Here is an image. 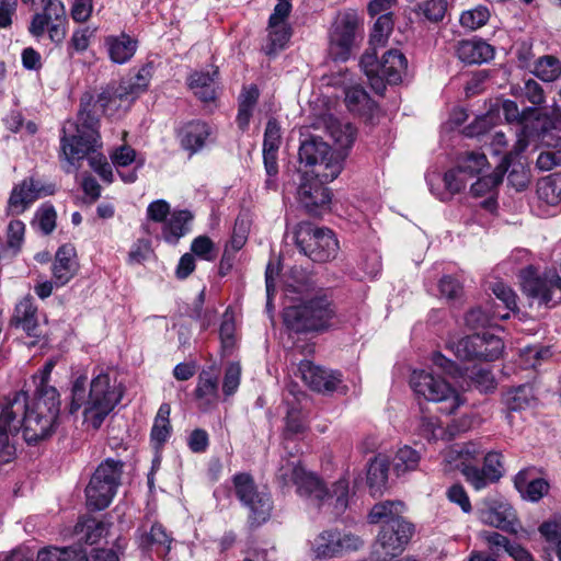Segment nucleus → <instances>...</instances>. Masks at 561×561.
<instances>
[{"label":"nucleus","mask_w":561,"mask_h":561,"mask_svg":"<svg viewBox=\"0 0 561 561\" xmlns=\"http://www.w3.org/2000/svg\"><path fill=\"white\" fill-rule=\"evenodd\" d=\"M507 312H501L499 308L491 312L484 311L482 308H473L466 314V324L471 329H479L492 325L494 319H507Z\"/></svg>","instance_id":"47"},{"label":"nucleus","mask_w":561,"mask_h":561,"mask_svg":"<svg viewBox=\"0 0 561 561\" xmlns=\"http://www.w3.org/2000/svg\"><path fill=\"white\" fill-rule=\"evenodd\" d=\"M236 324L231 314L226 312L220 324L219 335L225 351L230 352L236 343Z\"/></svg>","instance_id":"62"},{"label":"nucleus","mask_w":561,"mask_h":561,"mask_svg":"<svg viewBox=\"0 0 561 561\" xmlns=\"http://www.w3.org/2000/svg\"><path fill=\"white\" fill-rule=\"evenodd\" d=\"M192 215L187 210H175L165 220L162 228V238L165 242L175 244L188 231Z\"/></svg>","instance_id":"36"},{"label":"nucleus","mask_w":561,"mask_h":561,"mask_svg":"<svg viewBox=\"0 0 561 561\" xmlns=\"http://www.w3.org/2000/svg\"><path fill=\"white\" fill-rule=\"evenodd\" d=\"M56 211L53 206H42L35 215L34 225L44 233L49 234L56 227Z\"/></svg>","instance_id":"59"},{"label":"nucleus","mask_w":561,"mask_h":561,"mask_svg":"<svg viewBox=\"0 0 561 561\" xmlns=\"http://www.w3.org/2000/svg\"><path fill=\"white\" fill-rule=\"evenodd\" d=\"M172 539L165 533V529L160 524H153L150 528L149 534L145 535L141 540V545L145 547H161L164 552H169L171 549Z\"/></svg>","instance_id":"53"},{"label":"nucleus","mask_w":561,"mask_h":561,"mask_svg":"<svg viewBox=\"0 0 561 561\" xmlns=\"http://www.w3.org/2000/svg\"><path fill=\"white\" fill-rule=\"evenodd\" d=\"M516 135L517 140L514 149L503 157L501 164L494 170V172L490 175L479 176L477 182L471 185L470 191L474 196H483L496 187L502 182L503 175L508 169L512 157L519 154L527 148L528 139L526 129L522 127Z\"/></svg>","instance_id":"19"},{"label":"nucleus","mask_w":561,"mask_h":561,"mask_svg":"<svg viewBox=\"0 0 561 561\" xmlns=\"http://www.w3.org/2000/svg\"><path fill=\"white\" fill-rule=\"evenodd\" d=\"M449 348L456 357L463 360L492 362L501 357L503 341L490 333L473 334L449 343Z\"/></svg>","instance_id":"13"},{"label":"nucleus","mask_w":561,"mask_h":561,"mask_svg":"<svg viewBox=\"0 0 561 561\" xmlns=\"http://www.w3.org/2000/svg\"><path fill=\"white\" fill-rule=\"evenodd\" d=\"M56 358L48 359L43 368L33 376L34 382L36 385L35 396H43L44 391L47 389H56L49 385L50 375L54 367L56 366Z\"/></svg>","instance_id":"60"},{"label":"nucleus","mask_w":561,"mask_h":561,"mask_svg":"<svg viewBox=\"0 0 561 561\" xmlns=\"http://www.w3.org/2000/svg\"><path fill=\"white\" fill-rule=\"evenodd\" d=\"M152 77V67L150 65L142 66L136 76L128 82H122L118 85V95L126 96L127 105H130L135 99L147 90Z\"/></svg>","instance_id":"37"},{"label":"nucleus","mask_w":561,"mask_h":561,"mask_svg":"<svg viewBox=\"0 0 561 561\" xmlns=\"http://www.w3.org/2000/svg\"><path fill=\"white\" fill-rule=\"evenodd\" d=\"M60 412V398L57 389H47L43 396H35L32 404L27 403L22 435L27 444H36L48 438L56 428Z\"/></svg>","instance_id":"4"},{"label":"nucleus","mask_w":561,"mask_h":561,"mask_svg":"<svg viewBox=\"0 0 561 561\" xmlns=\"http://www.w3.org/2000/svg\"><path fill=\"white\" fill-rule=\"evenodd\" d=\"M504 472L503 455L499 451H489L483 455V467L468 469L466 481L477 491L497 482Z\"/></svg>","instance_id":"22"},{"label":"nucleus","mask_w":561,"mask_h":561,"mask_svg":"<svg viewBox=\"0 0 561 561\" xmlns=\"http://www.w3.org/2000/svg\"><path fill=\"white\" fill-rule=\"evenodd\" d=\"M414 534L410 522H396L382 525L371 552L374 561H386L403 552Z\"/></svg>","instance_id":"14"},{"label":"nucleus","mask_w":561,"mask_h":561,"mask_svg":"<svg viewBox=\"0 0 561 561\" xmlns=\"http://www.w3.org/2000/svg\"><path fill=\"white\" fill-rule=\"evenodd\" d=\"M88 386L85 375L77 376L71 383L69 412L82 409L83 424L98 430L122 401L124 387L110 371L101 369L94 374Z\"/></svg>","instance_id":"2"},{"label":"nucleus","mask_w":561,"mask_h":561,"mask_svg":"<svg viewBox=\"0 0 561 561\" xmlns=\"http://www.w3.org/2000/svg\"><path fill=\"white\" fill-rule=\"evenodd\" d=\"M195 398L202 411H207L217 404L219 390L218 376L216 374L209 370H203L198 375Z\"/></svg>","instance_id":"31"},{"label":"nucleus","mask_w":561,"mask_h":561,"mask_svg":"<svg viewBox=\"0 0 561 561\" xmlns=\"http://www.w3.org/2000/svg\"><path fill=\"white\" fill-rule=\"evenodd\" d=\"M479 516L481 522L485 525H490L505 531H516L515 513L513 507L507 502H486L484 507L480 510Z\"/></svg>","instance_id":"24"},{"label":"nucleus","mask_w":561,"mask_h":561,"mask_svg":"<svg viewBox=\"0 0 561 561\" xmlns=\"http://www.w3.org/2000/svg\"><path fill=\"white\" fill-rule=\"evenodd\" d=\"M414 392L428 401L444 402L443 411L453 414L463 404L460 394L442 377L427 370H414L410 379Z\"/></svg>","instance_id":"11"},{"label":"nucleus","mask_w":561,"mask_h":561,"mask_svg":"<svg viewBox=\"0 0 561 561\" xmlns=\"http://www.w3.org/2000/svg\"><path fill=\"white\" fill-rule=\"evenodd\" d=\"M82 100L83 110L79 111L78 123H69L62 129L61 151L65 160L70 164L88 158L90 167L107 183L113 182V171L106 157L98 150L102 147L99 133V119L85 114V106L90 105Z\"/></svg>","instance_id":"3"},{"label":"nucleus","mask_w":561,"mask_h":561,"mask_svg":"<svg viewBox=\"0 0 561 561\" xmlns=\"http://www.w3.org/2000/svg\"><path fill=\"white\" fill-rule=\"evenodd\" d=\"M53 184H43L41 181L28 178L16 185L10 195L7 213L18 216L24 213L36 199L54 194Z\"/></svg>","instance_id":"17"},{"label":"nucleus","mask_w":561,"mask_h":561,"mask_svg":"<svg viewBox=\"0 0 561 561\" xmlns=\"http://www.w3.org/2000/svg\"><path fill=\"white\" fill-rule=\"evenodd\" d=\"M388 480V465L383 459L374 458L368 467L367 481L374 491H380Z\"/></svg>","instance_id":"51"},{"label":"nucleus","mask_w":561,"mask_h":561,"mask_svg":"<svg viewBox=\"0 0 561 561\" xmlns=\"http://www.w3.org/2000/svg\"><path fill=\"white\" fill-rule=\"evenodd\" d=\"M280 126L275 118H270L263 141V160L264 167L267 174L265 186L268 190H276V176L278 173L277 165V151L280 146Z\"/></svg>","instance_id":"20"},{"label":"nucleus","mask_w":561,"mask_h":561,"mask_svg":"<svg viewBox=\"0 0 561 561\" xmlns=\"http://www.w3.org/2000/svg\"><path fill=\"white\" fill-rule=\"evenodd\" d=\"M260 91L256 85L244 87L239 96V106L236 123L241 131L249 128L253 111L256 106Z\"/></svg>","instance_id":"35"},{"label":"nucleus","mask_w":561,"mask_h":561,"mask_svg":"<svg viewBox=\"0 0 561 561\" xmlns=\"http://www.w3.org/2000/svg\"><path fill=\"white\" fill-rule=\"evenodd\" d=\"M534 73L545 82H553L561 76V61L551 55L542 56L536 61Z\"/></svg>","instance_id":"45"},{"label":"nucleus","mask_w":561,"mask_h":561,"mask_svg":"<svg viewBox=\"0 0 561 561\" xmlns=\"http://www.w3.org/2000/svg\"><path fill=\"white\" fill-rule=\"evenodd\" d=\"M393 21L391 13L381 14L375 22L370 42L376 46H385L389 34L392 32Z\"/></svg>","instance_id":"52"},{"label":"nucleus","mask_w":561,"mask_h":561,"mask_svg":"<svg viewBox=\"0 0 561 561\" xmlns=\"http://www.w3.org/2000/svg\"><path fill=\"white\" fill-rule=\"evenodd\" d=\"M335 316L334 307L325 295H316L284 309L287 329L296 333L319 332L328 329Z\"/></svg>","instance_id":"5"},{"label":"nucleus","mask_w":561,"mask_h":561,"mask_svg":"<svg viewBox=\"0 0 561 561\" xmlns=\"http://www.w3.org/2000/svg\"><path fill=\"white\" fill-rule=\"evenodd\" d=\"M123 466L121 460L112 458L105 459L98 466L85 488L89 508L101 511L111 504L121 484Z\"/></svg>","instance_id":"8"},{"label":"nucleus","mask_w":561,"mask_h":561,"mask_svg":"<svg viewBox=\"0 0 561 561\" xmlns=\"http://www.w3.org/2000/svg\"><path fill=\"white\" fill-rule=\"evenodd\" d=\"M538 201L547 206H558L561 203V178L548 175L537 182Z\"/></svg>","instance_id":"38"},{"label":"nucleus","mask_w":561,"mask_h":561,"mask_svg":"<svg viewBox=\"0 0 561 561\" xmlns=\"http://www.w3.org/2000/svg\"><path fill=\"white\" fill-rule=\"evenodd\" d=\"M522 287L524 293L540 304L548 306L552 301L550 272L540 275L536 268L528 266L520 273Z\"/></svg>","instance_id":"25"},{"label":"nucleus","mask_w":561,"mask_h":561,"mask_svg":"<svg viewBox=\"0 0 561 561\" xmlns=\"http://www.w3.org/2000/svg\"><path fill=\"white\" fill-rule=\"evenodd\" d=\"M241 367L238 363H230L225 371L222 391L229 397L232 396L240 385Z\"/></svg>","instance_id":"61"},{"label":"nucleus","mask_w":561,"mask_h":561,"mask_svg":"<svg viewBox=\"0 0 561 561\" xmlns=\"http://www.w3.org/2000/svg\"><path fill=\"white\" fill-rule=\"evenodd\" d=\"M539 531L548 542L556 546L558 559L561 561V518L545 522Z\"/></svg>","instance_id":"55"},{"label":"nucleus","mask_w":561,"mask_h":561,"mask_svg":"<svg viewBox=\"0 0 561 561\" xmlns=\"http://www.w3.org/2000/svg\"><path fill=\"white\" fill-rule=\"evenodd\" d=\"M191 251L198 257L211 261L215 259L214 243L206 236H199L195 238L191 244Z\"/></svg>","instance_id":"64"},{"label":"nucleus","mask_w":561,"mask_h":561,"mask_svg":"<svg viewBox=\"0 0 561 561\" xmlns=\"http://www.w3.org/2000/svg\"><path fill=\"white\" fill-rule=\"evenodd\" d=\"M490 11L484 5H477L461 13L459 23L468 31H476L484 26L490 20Z\"/></svg>","instance_id":"48"},{"label":"nucleus","mask_w":561,"mask_h":561,"mask_svg":"<svg viewBox=\"0 0 561 561\" xmlns=\"http://www.w3.org/2000/svg\"><path fill=\"white\" fill-rule=\"evenodd\" d=\"M407 67L408 60L398 49L388 50L382 56L381 64L377 66L381 76L391 84H397L402 80V76L405 73Z\"/></svg>","instance_id":"32"},{"label":"nucleus","mask_w":561,"mask_h":561,"mask_svg":"<svg viewBox=\"0 0 561 561\" xmlns=\"http://www.w3.org/2000/svg\"><path fill=\"white\" fill-rule=\"evenodd\" d=\"M484 447L480 440H470L455 444L443 451L444 461L461 471L466 478L468 469H476V463L484 455Z\"/></svg>","instance_id":"21"},{"label":"nucleus","mask_w":561,"mask_h":561,"mask_svg":"<svg viewBox=\"0 0 561 561\" xmlns=\"http://www.w3.org/2000/svg\"><path fill=\"white\" fill-rule=\"evenodd\" d=\"M295 238L300 252L313 262H327L337 253V240L328 228H317L309 222H300L296 228Z\"/></svg>","instance_id":"10"},{"label":"nucleus","mask_w":561,"mask_h":561,"mask_svg":"<svg viewBox=\"0 0 561 561\" xmlns=\"http://www.w3.org/2000/svg\"><path fill=\"white\" fill-rule=\"evenodd\" d=\"M305 417L301 410L297 407H291L287 411L286 425H285V445L284 449L286 456L280 459L279 467L276 472V479L282 485L287 486L295 484L297 492L307 497L317 506L328 504L333 507V513L342 514L347 507L348 503V482L346 479H340L333 483L332 488L328 490L321 480L313 473L307 471L298 456L299 449L295 446L289 447V443L295 435L301 434L306 431Z\"/></svg>","instance_id":"1"},{"label":"nucleus","mask_w":561,"mask_h":561,"mask_svg":"<svg viewBox=\"0 0 561 561\" xmlns=\"http://www.w3.org/2000/svg\"><path fill=\"white\" fill-rule=\"evenodd\" d=\"M456 55L467 65H479L494 57V48L481 38L463 39L457 44Z\"/></svg>","instance_id":"29"},{"label":"nucleus","mask_w":561,"mask_h":561,"mask_svg":"<svg viewBox=\"0 0 561 561\" xmlns=\"http://www.w3.org/2000/svg\"><path fill=\"white\" fill-rule=\"evenodd\" d=\"M325 182L312 176L309 172L300 173L296 199L311 216H320L330 209L331 192L324 186Z\"/></svg>","instance_id":"16"},{"label":"nucleus","mask_w":561,"mask_h":561,"mask_svg":"<svg viewBox=\"0 0 561 561\" xmlns=\"http://www.w3.org/2000/svg\"><path fill=\"white\" fill-rule=\"evenodd\" d=\"M458 171L465 172L469 178L480 175L488 167L484 153L470 151L460 156L457 160Z\"/></svg>","instance_id":"44"},{"label":"nucleus","mask_w":561,"mask_h":561,"mask_svg":"<svg viewBox=\"0 0 561 561\" xmlns=\"http://www.w3.org/2000/svg\"><path fill=\"white\" fill-rule=\"evenodd\" d=\"M75 531L85 543L93 545L107 533V529L103 522L87 517L77 523Z\"/></svg>","instance_id":"43"},{"label":"nucleus","mask_w":561,"mask_h":561,"mask_svg":"<svg viewBox=\"0 0 561 561\" xmlns=\"http://www.w3.org/2000/svg\"><path fill=\"white\" fill-rule=\"evenodd\" d=\"M420 460L421 455L416 449L407 445L400 447L392 459L393 471L398 477L414 471L417 469Z\"/></svg>","instance_id":"42"},{"label":"nucleus","mask_w":561,"mask_h":561,"mask_svg":"<svg viewBox=\"0 0 561 561\" xmlns=\"http://www.w3.org/2000/svg\"><path fill=\"white\" fill-rule=\"evenodd\" d=\"M405 505L401 501H385L377 503L369 512L368 519L371 524L389 525L396 522H407L402 514Z\"/></svg>","instance_id":"33"},{"label":"nucleus","mask_w":561,"mask_h":561,"mask_svg":"<svg viewBox=\"0 0 561 561\" xmlns=\"http://www.w3.org/2000/svg\"><path fill=\"white\" fill-rule=\"evenodd\" d=\"M104 45L107 49L112 62L124 65L128 62L137 51V38L122 32L118 35H108L104 38Z\"/></svg>","instance_id":"28"},{"label":"nucleus","mask_w":561,"mask_h":561,"mask_svg":"<svg viewBox=\"0 0 561 561\" xmlns=\"http://www.w3.org/2000/svg\"><path fill=\"white\" fill-rule=\"evenodd\" d=\"M547 144L551 146L548 141ZM552 147L554 150L542 151L537 158L536 164L542 171H549L557 165H561V139H558Z\"/></svg>","instance_id":"58"},{"label":"nucleus","mask_w":561,"mask_h":561,"mask_svg":"<svg viewBox=\"0 0 561 561\" xmlns=\"http://www.w3.org/2000/svg\"><path fill=\"white\" fill-rule=\"evenodd\" d=\"M299 371L304 381L318 392H332L342 381L339 373L325 370L309 360L299 364Z\"/></svg>","instance_id":"23"},{"label":"nucleus","mask_w":561,"mask_h":561,"mask_svg":"<svg viewBox=\"0 0 561 561\" xmlns=\"http://www.w3.org/2000/svg\"><path fill=\"white\" fill-rule=\"evenodd\" d=\"M291 36L290 27L287 23H277L274 26L268 25V43L266 53L274 54L283 49Z\"/></svg>","instance_id":"49"},{"label":"nucleus","mask_w":561,"mask_h":561,"mask_svg":"<svg viewBox=\"0 0 561 561\" xmlns=\"http://www.w3.org/2000/svg\"><path fill=\"white\" fill-rule=\"evenodd\" d=\"M363 32L359 19L355 12H344L337 15L330 33V55L334 60L345 61L350 58Z\"/></svg>","instance_id":"12"},{"label":"nucleus","mask_w":561,"mask_h":561,"mask_svg":"<svg viewBox=\"0 0 561 561\" xmlns=\"http://www.w3.org/2000/svg\"><path fill=\"white\" fill-rule=\"evenodd\" d=\"M77 252L73 245L59 247L51 265L53 278L56 287L68 284L78 272Z\"/></svg>","instance_id":"26"},{"label":"nucleus","mask_w":561,"mask_h":561,"mask_svg":"<svg viewBox=\"0 0 561 561\" xmlns=\"http://www.w3.org/2000/svg\"><path fill=\"white\" fill-rule=\"evenodd\" d=\"M339 547V531L325 530L314 538L312 551L317 559H327L337 556Z\"/></svg>","instance_id":"41"},{"label":"nucleus","mask_w":561,"mask_h":561,"mask_svg":"<svg viewBox=\"0 0 561 561\" xmlns=\"http://www.w3.org/2000/svg\"><path fill=\"white\" fill-rule=\"evenodd\" d=\"M89 98H91V101L90 105L85 106V114L89 113L95 118H98V113L113 114L123 105V103L126 107L129 106L127 105L126 96L118 95V87L115 89H106L102 91L95 100L92 95L84 94L81 98V101L85 99V102H88ZM82 110L83 105L81 104L80 111Z\"/></svg>","instance_id":"30"},{"label":"nucleus","mask_w":561,"mask_h":561,"mask_svg":"<svg viewBox=\"0 0 561 561\" xmlns=\"http://www.w3.org/2000/svg\"><path fill=\"white\" fill-rule=\"evenodd\" d=\"M469 179L468 174L458 171V165L455 169L449 170L444 175V184L446 190L453 195L459 193Z\"/></svg>","instance_id":"63"},{"label":"nucleus","mask_w":561,"mask_h":561,"mask_svg":"<svg viewBox=\"0 0 561 561\" xmlns=\"http://www.w3.org/2000/svg\"><path fill=\"white\" fill-rule=\"evenodd\" d=\"M448 10L447 0H424L420 4V12L433 23L440 22Z\"/></svg>","instance_id":"54"},{"label":"nucleus","mask_w":561,"mask_h":561,"mask_svg":"<svg viewBox=\"0 0 561 561\" xmlns=\"http://www.w3.org/2000/svg\"><path fill=\"white\" fill-rule=\"evenodd\" d=\"M299 162L304 164L314 178L322 181H333L343 169L344 157L330 148L320 138L311 137L305 140L299 148Z\"/></svg>","instance_id":"7"},{"label":"nucleus","mask_w":561,"mask_h":561,"mask_svg":"<svg viewBox=\"0 0 561 561\" xmlns=\"http://www.w3.org/2000/svg\"><path fill=\"white\" fill-rule=\"evenodd\" d=\"M531 398V390L527 386H520L505 394V404L512 411L523 410L528 407Z\"/></svg>","instance_id":"56"},{"label":"nucleus","mask_w":561,"mask_h":561,"mask_svg":"<svg viewBox=\"0 0 561 561\" xmlns=\"http://www.w3.org/2000/svg\"><path fill=\"white\" fill-rule=\"evenodd\" d=\"M81 549L47 547L38 551L37 561H83Z\"/></svg>","instance_id":"46"},{"label":"nucleus","mask_w":561,"mask_h":561,"mask_svg":"<svg viewBox=\"0 0 561 561\" xmlns=\"http://www.w3.org/2000/svg\"><path fill=\"white\" fill-rule=\"evenodd\" d=\"M171 407L168 403H162L154 417V422L151 428V442L159 448L170 437L171 424H170Z\"/></svg>","instance_id":"40"},{"label":"nucleus","mask_w":561,"mask_h":561,"mask_svg":"<svg viewBox=\"0 0 561 561\" xmlns=\"http://www.w3.org/2000/svg\"><path fill=\"white\" fill-rule=\"evenodd\" d=\"M217 70L194 72L188 79V85L194 94L203 102H209L215 99L214 81Z\"/></svg>","instance_id":"39"},{"label":"nucleus","mask_w":561,"mask_h":561,"mask_svg":"<svg viewBox=\"0 0 561 561\" xmlns=\"http://www.w3.org/2000/svg\"><path fill=\"white\" fill-rule=\"evenodd\" d=\"M317 129H323L340 149L350 148L356 136V129L350 123H343L331 114L319 116L314 123Z\"/></svg>","instance_id":"27"},{"label":"nucleus","mask_w":561,"mask_h":561,"mask_svg":"<svg viewBox=\"0 0 561 561\" xmlns=\"http://www.w3.org/2000/svg\"><path fill=\"white\" fill-rule=\"evenodd\" d=\"M210 135V127L201 121L186 124L181 131V144L185 150L195 153L201 150Z\"/></svg>","instance_id":"34"},{"label":"nucleus","mask_w":561,"mask_h":561,"mask_svg":"<svg viewBox=\"0 0 561 561\" xmlns=\"http://www.w3.org/2000/svg\"><path fill=\"white\" fill-rule=\"evenodd\" d=\"M28 394L15 391L0 399V461L9 462L15 455L13 438L21 432L27 411Z\"/></svg>","instance_id":"6"},{"label":"nucleus","mask_w":561,"mask_h":561,"mask_svg":"<svg viewBox=\"0 0 561 561\" xmlns=\"http://www.w3.org/2000/svg\"><path fill=\"white\" fill-rule=\"evenodd\" d=\"M96 30V27L91 26L75 30L69 41V47L77 53L85 51L89 48L90 42L94 37Z\"/></svg>","instance_id":"57"},{"label":"nucleus","mask_w":561,"mask_h":561,"mask_svg":"<svg viewBox=\"0 0 561 561\" xmlns=\"http://www.w3.org/2000/svg\"><path fill=\"white\" fill-rule=\"evenodd\" d=\"M233 485L238 499L250 510L252 523L260 525L265 522L272 511L270 495L257 491L252 477L248 473L236 474Z\"/></svg>","instance_id":"15"},{"label":"nucleus","mask_w":561,"mask_h":561,"mask_svg":"<svg viewBox=\"0 0 561 561\" xmlns=\"http://www.w3.org/2000/svg\"><path fill=\"white\" fill-rule=\"evenodd\" d=\"M46 319L41 321L38 308L31 296L22 298L14 307L10 319V325L20 330L28 337L39 341L45 337L44 324Z\"/></svg>","instance_id":"18"},{"label":"nucleus","mask_w":561,"mask_h":561,"mask_svg":"<svg viewBox=\"0 0 561 561\" xmlns=\"http://www.w3.org/2000/svg\"><path fill=\"white\" fill-rule=\"evenodd\" d=\"M24 4L34 5L35 0H21ZM43 8L30 22L28 32L35 38L47 33L51 43L60 45L67 35L68 20L66 9L60 0H39Z\"/></svg>","instance_id":"9"},{"label":"nucleus","mask_w":561,"mask_h":561,"mask_svg":"<svg viewBox=\"0 0 561 561\" xmlns=\"http://www.w3.org/2000/svg\"><path fill=\"white\" fill-rule=\"evenodd\" d=\"M345 103L350 111L363 114L373 106L367 92L359 87H351L345 92Z\"/></svg>","instance_id":"50"}]
</instances>
